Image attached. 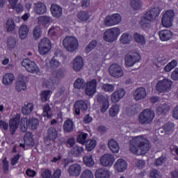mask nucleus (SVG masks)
I'll return each mask as SVG.
<instances>
[{
	"instance_id": "f257e3e1",
	"label": "nucleus",
	"mask_w": 178,
	"mask_h": 178,
	"mask_svg": "<svg viewBox=\"0 0 178 178\" xmlns=\"http://www.w3.org/2000/svg\"><path fill=\"white\" fill-rule=\"evenodd\" d=\"M129 149L135 155H145L149 151V140L144 136L134 137L129 141Z\"/></svg>"
},
{
	"instance_id": "f03ea898",
	"label": "nucleus",
	"mask_w": 178,
	"mask_h": 178,
	"mask_svg": "<svg viewBox=\"0 0 178 178\" xmlns=\"http://www.w3.org/2000/svg\"><path fill=\"white\" fill-rule=\"evenodd\" d=\"M161 11L159 8H152L147 13L145 14L144 17L141 18L140 22V26L143 29V30H148L151 27V23H152L154 19L159 16Z\"/></svg>"
},
{
	"instance_id": "7ed1b4c3",
	"label": "nucleus",
	"mask_w": 178,
	"mask_h": 178,
	"mask_svg": "<svg viewBox=\"0 0 178 178\" xmlns=\"http://www.w3.org/2000/svg\"><path fill=\"white\" fill-rule=\"evenodd\" d=\"M119 35H120V29L118 27L111 28L104 32L103 40L106 42L112 44V42H115L119 38Z\"/></svg>"
},
{
	"instance_id": "20e7f679",
	"label": "nucleus",
	"mask_w": 178,
	"mask_h": 178,
	"mask_svg": "<svg viewBox=\"0 0 178 178\" xmlns=\"http://www.w3.org/2000/svg\"><path fill=\"white\" fill-rule=\"evenodd\" d=\"M155 118V113L149 109L143 110L138 116V122L140 124H149Z\"/></svg>"
},
{
	"instance_id": "39448f33",
	"label": "nucleus",
	"mask_w": 178,
	"mask_h": 178,
	"mask_svg": "<svg viewBox=\"0 0 178 178\" xmlns=\"http://www.w3.org/2000/svg\"><path fill=\"white\" fill-rule=\"evenodd\" d=\"M63 45L67 51L74 52L79 48V40L73 36H67L63 41Z\"/></svg>"
},
{
	"instance_id": "423d86ee",
	"label": "nucleus",
	"mask_w": 178,
	"mask_h": 178,
	"mask_svg": "<svg viewBox=\"0 0 178 178\" xmlns=\"http://www.w3.org/2000/svg\"><path fill=\"white\" fill-rule=\"evenodd\" d=\"M22 66L32 74H38L40 73V68L34 61H31L29 58H25L22 62Z\"/></svg>"
},
{
	"instance_id": "0eeeda50",
	"label": "nucleus",
	"mask_w": 178,
	"mask_h": 178,
	"mask_svg": "<svg viewBox=\"0 0 178 178\" xmlns=\"http://www.w3.org/2000/svg\"><path fill=\"white\" fill-rule=\"evenodd\" d=\"M122 22V15L119 13H114L107 15L104 19V24L107 27L118 26Z\"/></svg>"
},
{
	"instance_id": "6e6552de",
	"label": "nucleus",
	"mask_w": 178,
	"mask_h": 178,
	"mask_svg": "<svg viewBox=\"0 0 178 178\" xmlns=\"http://www.w3.org/2000/svg\"><path fill=\"white\" fill-rule=\"evenodd\" d=\"M173 20H175V11L168 10L163 15L161 23L163 27H172L173 26Z\"/></svg>"
},
{
	"instance_id": "1a4fd4ad",
	"label": "nucleus",
	"mask_w": 178,
	"mask_h": 178,
	"mask_svg": "<svg viewBox=\"0 0 178 178\" xmlns=\"http://www.w3.org/2000/svg\"><path fill=\"white\" fill-rule=\"evenodd\" d=\"M51 40L48 38H43L38 44V52L40 55H47L51 51Z\"/></svg>"
},
{
	"instance_id": "9d476101",
	"label": "nucleus",
	"mask_w": 178,
	"mask_h": 178,
	"mask_svg": "<svg viewBox=\"0 0 178 178\" xmlns=\"http://www.w3.org/2000/svg\"><path fill=\"white\" fill-rule=\"evenodd\" d=\"M99 81H101V79L97 78L87 82L85 89L86 95L91 97V95H94L97 92V86Z\"/></svg>"
},
{
	"instance_id": "9b49d317",
	"label": "nucleus",
	"mask_w": 178,
	"mask_h": 178,
	"mask_svg": "<svg viewBox=\"0 0 178 178\" xmlns=\"http://www.w3.org/2000/svg\"><path fill=\"white\" fill-rule=\"evenodd\" d=\"M172 88V81L163 79L159 81L156 85V90L159 92H168Z\"/></svg>"
},
{
	"instance_id": "f8f14e48",
	"label": "nucleus",
	"mask_w": 178,
	"mask_h": 178,
	"mask_svg": "<svg viewBox=\"0 0 178 178\" xmlns=\"http://www.w3.org/2000/svg\"><path fill=\"white\" fill-rule=\"evenodd\" d=\"M42 84L46 88H55V86L59 84V78L51 75V76L43 79Z\"/></svg>"
},
{
	"instance_id": "ddd939ff",
	"label": "nucleus",
	"mask_w": 178,
	"mask_h": 178,
	"mask_svg": "<svg viewBox=\"0 0 178 178\" xmlns=\"http://www.w3.org/2000/svg\"><path fill=\"white\" fill-rule=\"evenodd\" d=\"M115 156L111 154H106L101 156L100 163L104 168H111L115 163Z\"/></svg>"
},
{
	"instance_id": "4468645a",
	"label": "nucleus",
	"mask_w": 178,
	"mask_h": 178,
	"mask_svg": "<svg viewBox=\"0 0 178 178\" xmlns=\"http://www.w3.org/2000/svg\"><path fill=\"white\" fill-rule=\"evenodd\" d=\"M140 59H141V56L137 52L128 54L125 56V65L128 67H131V66H134L136 62H140Z\"/></svg>"
},
{
	"instance_id": "2eb2a0df",
	"label": "nucleus",
	"mask_w": 178,
	"mask_h": 178,
	"mask_svg": "<svg viewBox=\"0 0 178 178\" xmlns=\"http://www.w3.org/2000/svg\"><path fill=\"white\" fill-rule=\"evenodd\" d=\"M67 173L70 177H79L81 175V165L74 163L67 168Z\"/></svg>"
},
{
	"instance_id": "dca6fc26",
	"label": "nucleus",
	"mask_w": 178,
	"mask_h": 178,
	"mask_svg": "<svg viewBox=\"0 0 178 178\" xmlns=\"http://www.w3.org/2000/svg\"><path fill=\"white\" fill-rule=\"evenodd\" d=\"M108 72L112 77H115L116 79L122 77L124 74L122 67L118 64H112L108 69Z\"/></svg>"
},
{
	"instance_id": "f3484780",
	"label": "nucleus",
	"mask_w": 178,
	"mask_h": 178,
	"mask_svg": "<svg viewBox=\"0 0 178 178\" xmlns=\"http://www.w3.org/2000/svg\"><path fill=\"white\" fill-rule=\"evenodd\" d=\"M97 102L100 106V111L102 113H105L109 108V100L104 95L97 96Z\"/></svg>"
},
{
	"instance_id": "a211bd4d",
	"label": "nucleus",
	"mask_w": 178,
	"mask_h": 178,
	"mask_svg": "<svg viewBox=\"0 0 178 178\" xmlns=\"http://www.w3.org/2000/svg\"><path fill=\"white\" fill-rule=\"evenodd\" d=\"M147 97V90L145 88L140 87L136 89L134 92V98L135 101H141Z\"/></svg>"
},
{
	"instance_id": "6ab92c4d",
	"label": "nucleus",
	"mask_w": 178,
	"mask_h": 178,
	"mask_svg": "<svg viewBox=\"0 0 178 178\" xmlns=\"http://www.w3.org/2000/svg\"><path fill=\"white\" fill-rule=\"evenodd\" d=\"M20 122V115L17 114L15 118L11 119L9 122L10 132L12 136L16 133L17 128L19 127V123Z\"/></svg>"
},
{
	"instance_id": "aec40b11",
	"label": "nucleus",
	"mask_w": 178,
	"mask_h": 178,
	"mask_svg": "<svg viewBox=\"0 0 178 178\" xmlns=\"http://www.w3.org/2000/svg\"><path fill=\"white\" fill-rule=\"evenodd\" d=\"M33 10L35 15H44V13H47V6L42 2L35 3Z\"/></svg>"
},
{
	"instance_id": "412c9836",
	"label": "nucleus",
	"mask_w": 178,
	"mask_h": 178,
	"mask_svg": "<svg viewBox=\"0 0 178 178\" xmlns=\"http://www.w3.org/2000/svg\"><path fill=\"white\" fill-rule=\"evenodd\" d=\"M124 95H126V91L123 88L115 90L111 95V102H113V104H116V102H119Z\"/></svg>"
},
{
	"instance_id": "4be33fe9",
	"label": "nucleus",
	"mask_w": 178,
	"mask_h": 178,
	"mask_svg": "<svg viewBox=\"0 0 178 178\" xmlns=\"http://www.w3.org/2000/svg\"><path fill=\"white\" fill-rule=\"evenodd\" d=\"M24 143H20V147L24 148V149H27L28 148L26 147H33L34 145V140H33V135L31 132H27L24 137Z\"/></svg>"
},
{
	"instance_id": "5701e85b",
	"label": "nucleus",
	"mask_w": 178,
	"mask_h": 178,
	"mask_svg": "<svg viewBox=\"0 0 178 178\" xmlns=\"http://www.w3.org/2000/svg\"><path fill=\"white\" fill-rule=\"evenodd\" d=\"M112 172L108 168H100L95 173V178H111Z\"/></svg>"
},
{
	"instance_id": "b1692460",
	"label": "nucleus",
	"mask_w": 178,
	"mask_h": 178,
	"mask_svg": "<svg viewBox=\"0 0 178 178\" xmlns=\"http://www.w3.org/2000/svg\"><path fill=\"white\" fill-rule=\"evenodd\" d=\"M15 88L17 92H22V91H25V90L27 88V86H26V77H24L23 75L19 76Z\"/></svg>"
},
{
	"instance_id": "393cba45",
	"label": "nucleus",
	"mask_w": 178,
	"mask_h": 178,
	"mask_svg": "<svg viewBox=\"0 0 178 178\" xmlns=\"http://www.w3.org/2000/svg\"><path fill=\"white\" fill-rule=\"evenodd\" d=\"M114 169L117 172H124L127 169V163L123 159H118L114 164Z\"/></svg>"
},
{
	"instance_id": "a878e982",
	"label": "nucleus",
	"mask_w": 178,
	"mask_h": 178,
	"mask_svg": "<svg viewBox=\"0 0 178 178\" xmlns=\"http://www.w3.org/2000/svg\"><path fill=\"white\" fill-rule=\"evenodd\" d=\"M50 12L56 19H59L62 16L63 9L62 7L58 4H51L50 8Z\"/></svg>"
},
{
	"instance_id": "bb28decb",
	"label": "nucleus",
	"mask_w": 178,
	"mask_h": 178,
	"mask_svg": "<svg viewBox=\"0 0 178 178\" xmlns=\"http://www.w3.org/2000/svg\"><path fill=\"white\" fill-rule=\"evenodd\" d=\"M74 107L76 115H80L81 111V112L87 111L88 106L86 102L79 100L74 104Z\"/></svg>"
},
{
	"instance_id": "cd10ccee",
	"label": "nucleus",
	"mask_w": 178,
	"mask_h": 178,
	"mask_svg": "<svg viewBox=\"0 0 178 178\" xmlns=\"http://www.w3.org/2000/svg\"><path fill=\"white\" fill-rule=\"evenodd\" d=\"M72 69L74 72H80L84 66V62L83 61V58L81 56H77L73 60Z\"/></svg>"
},
{
	"instance_id": "c85d7f7f",
	"label": "nucleus",
	"mask_w": 178,
	"mask_h": 178,
	"mask_svg": "<svg viewBox=\"0 0 178 178\" xmlns=\"http://www.w3.org/2000/svg\"><path fill=\"white\" fill-rule=\"evenodd\" d=\"M108 145L109 149L113 152V154H118L120 151V147L119 143L115 139H110L108 141Z\"/></svg>"
},
{
	"instance_id": "c756f323",
	"label": "nucleus",
	"mask_w": 178,
	"mask_h": 178,
	"mask_svg": "<svg viewBox=\"0 0 178 178\" xmlns=\"http://www.w3.org/2000/svg\"><path fill=\"white\" fill-rule=\"evenodd\" d=\"M56 137H58V131H56V129L50 127L47 131V139L45 140V143L48 145L49 144L48 143V140L54 141V140H56Z\"/></svg>"
},
{
	"instance_id": "7c9ffc66",
	"label": "nucleus",
	"mask_w": 178,
	"mask_h": 178,
	"mask_svg": "<svg viewBox=\"0 0 178 178\" xmlns=\"http://www.w3.org/2000/svg\"><path fill=\"white\" fill-rule=\"evenodd\" d=\"M173 37V33L169 30H162L159 32V38L162 41H169Z\"/></svg>"
},
{
	"instance_id": "2f4dec72",
	"label": "nucleus",
	"mask_w": 178,
	"mask_h": 178,
	"mask_svg": "<svg viewBox=\"0 0 178 178\" xmlns=\"http://www.w3.org/2000/svg\"><path fill=\"white\" fill-rule=\"evenodd\" d=\"M15 81V75L12 73H7L3 76L2 83L4 86H12Z\"/></svg>"
},
{
	"instance_id": "473e14b6",
	"label": "nucleus",
	"mask_w": 178,
	"mask_h": 178,
	"mask_svg": "<svg viewBox=\"0 0 178 178\" xmlns=\"http://www.w3.org/2000/svg\"><path fill=\"white\" fill-rule=\"evenodd\" d=\"M49 23H52V17L44 15L38 18V24H39V26H45L49 24Z\"/></svg>"
},
{
	"instance_id": "72a5a7b5",
	"label": "nucleus",
	"mask_w": 178,
	"mask_h": 178,
	"mask_svg": "<svg viewBox=\"0 0 178 178\" xmlns=\"http://www.w3.org/2000/svg\"><path fill=\"white\" fill-rule=\"evenodd\" d=\"M19 37L21 40H26L29 35V27L26 25H22L18 31Z\"/></svg>"
},
{
	"instance_id": "f704fd0d",
	"label": "nucleus",
	"mask_w": 178,
	"mask_h": 178,
	"mask_svg": "<svg viewBox=\"0 0 178 178\" xmlns=\"http://www.w3.org/2000/svg\"><path fill=\"white\" fill-rule=\"evenodd\" d=\"M34 105L33 103H28L22 107V113L25 115H29L33 112Z\"/></svg>"
},
{
	"instance_id": "c9c22d12",
	"label": "nucleus",
	"mask_w": 178,
	"mask_h": 178,
	"mask_svg": "<svg viewBox=\"0 0 178 178\" xmlns=\"http://www.w3.org/2000/svg\"><path fill=\"white\" fill-rule=\"evenodd\" d=\"M132 40H133V38L131 37V35L127 33H122L120 38V41L121 44H130Z\"/></svg>"
},
{
	"instance_id": "e433bc0d",
	"label": "nucleus",
	"mask_w": 178,
	"mask_h": 178,
	"mask_svg": "<svg viewBox=\"0 0 178 178\" xmlns=\"http://www.w3.org/2000/svg\"><path fill=\"white\" fill-rule=\"evenodd\" d=\"M26 123L29 129L35 130L38 127V124H40V121L37 118H31L26 121Z\"/></svg>"
},
{
	"instance_id": "4c0bfd02",
	"label": "nucleus",
	"mask_w": 178,
	"mask_h": 178,
	"mask_svg": "<svg viewBox=\"0 0 178 178\" xmlns=\"http://www.w3.org/2000/svg\"><path fill=\"white\" fill-rule=\"evenodd\" d=\"M134 41L139 45H145L146 42L145 37L142 34L136 33L134 35Z\"/></svg>"
},
{
	"instance_id": "58836bf2",
	"label": "nucleus",
	"mask_w": 178,
	"mask_h": 178,
	"mask_svg": "<svg viewBox=\"0 0 178 178\" xmlns=\"http://www.w3.org/2000/svg\"><path fill=\"white\" fill-rule=\"evenodd\" d=\"M170 111V106L168 104H163L160 105L156 109V113L159 115H162L163 113H167Z\"/></svg>"
},
{
	"instance_id": "ea45409f",
	"label": "nucleus",
	"mask_w": 178,
	"mask_h": 178,
	"mask_svg": "<svg viewBox=\"0 0 178 178\" xmlns=\"http://www.w3.org/2000/svg\"><path fill=\"white\" fill-rule=\"evenodd\" d=\"M74 129V124L71 120H67L63 124L64 131L66 133H70Z\"/></svg>"
},
{
	"instance_id": "a19ab883",
	"label": "nucleus",
	"mask_w": 178,
	"mask_h": 178,
	"mask_svg": "<svg viewBox=\"0 0 178 178\" xmlns=\"http://www.w3.org/2000/svg\"><path fill=\"white\" fill-rule=\"evenodd\" d=\"M83 163L88 168L94 166L95 162L94 161V159H92V154H88L83 157Z\"/></svg>"
},
{
	"instance_id": "79ce46f5",
	"label": "nucleus",
	"mask_w": 178,
	"mask_h": 178,
	"mask_svg": "<svg viewBox=\"0 0 178 178\" xmlns=\"http://www.w3.org/2000/svg\"><path fill=\"white\" fill-rule=\"evenodd\" d=\"M49 35L55 37L56 35H60L62 34V29L59 26H52L48 31Z\"/></svg>"
},
{
	"instance_id": "37998d69",
	"label": "nucleus",
	"mask_w": 178,
	"mask_h": 178,
	"mask_svg": "<svg viewBox=\"0 0 178 178\" xmlns=\"http://www.w3.org/2000/svg\"><path fill=\"white\" fill-rule=\"evenodd\" d=\"M90 13L88 11H81L78 13L77 17L79 22H87L90 19Z\"/></svg>"
},
{
	"instance_id": "c03bdc74",
	"label": "nucleus",
	"mask_w": 178,
	"mask_h": 178,
	"mask_svg": "<svg viewBox=\"0 0 178 178\" xmlns=\"http://www.w3.org/2000/svg\"><path fill=\"white\" fill-rule=\"evenodd\" d=\"M120 111V106L118 104H114L109 108V115L111 118H115V116H118Z\"/></svg>"
},
{
	"instance_id": "a18cd8bd",
	"label": "nucleus",
	"mask_w": 178,
	"mask_h": 178,
	"mask_svg": "<svg viewBox=\"0 0 178 178\" xmlns=\"http://www.w3.org/2000/svg\"><path fill=\"white\" fill-rule=\"evenodd\" d=\"M42 35V28L40 25H38L34 27L33 31V35L34 40H39Z\"/></svg>"
},
{
	"instance_id": "49530a36",
	"label": "nucleus",
	"mask_w": 178,
	"mask_h": 178,
	"mask_svg": "<svg viewBox=\"0 0 178 178\" xmlns=\"http://www.w3.org/2000/svg\"><path fill=\"white\" fill-rule=\"evenodd\" d=\"M167 63L168 60H166L165 57H159L154 62L155 65L156 66V67H159V69H161V67L165 66V65Z\"/></svg>"
},
{
	"instance_id": "de8ad7c7",
	"label": "nucleus",
	"mask_w": 178,
	"mask_h": 178,
	"mask_svg": "<svg viewBox=\"0 0 178 178\" xmlns=\"http://www.w3.org/2000/svg\"><path fill=\"white\" fill-rule=\"evenodd\" d=\"M83 151H84V148H83V147L76 145L71 150V153L72 154V155H74V156L78 157L80 156L81 154H83Z\"/></svg>"
},
{
	"instance_id": "09e8293b",
	"label": "nucleus",
	"mask_w": 178,
	"mask_h": 178,
	"mask_svg": "<svg viewBox=\"0 0 178 178\" xmlns=\"http://www.w3.org/2000/svg\"><path fill=\"white\" fill-rule=\"evenodd\" d=\"M74 88H78V90H81L86 87V82L84 80L81 78H78L76 80L74 81Z\"/></svg>"
},
{
	"instance_id": "8fccbe9b",
	"label": "nucleus",
	"mask_w": 178,
	"mask_h": 178,
	"mask_svg": "<svg viewBox=\"0 0 178 178\" xmlns=\"http://www.w3.org/2000/svg\"><path fill=\"white\" fill-rule=\"evenodd\" d=\"M97 146V140H92V139H90L88 140H87L86 142V149L87 151H92V149H94V148H95V147Z\"/></svg>"
},
{
	"instance_id": "3c124183",
	"label": "nucleus",
	"mask_w": 178,
	"mask_h": 178,
	"mask_svg": "<svg viewBox=\"0 0 178 178\" xmlns=\"http://www.w3.org/2000/svg\"><path fill=\"white\" fill-rule=\"evenodd\" d=\"M6 27L7 29V31H13L15 29H16L15 21H13L11 18H9L6 22Z\"/></svg>"
},
{
	"instance_id": "603ef678",
	"label": "nucleus",
	"mask_w": 178,
	"mask_h": 178,
	"mask_svg": "<svg viewBox=\"0 0 178 178\" xmlns=\"http://www.w3.org/2000/svg\"><path fill=\"white\" fill-rule=\"evenodd\" d=\"M42 115L44 118H52V111H51L49 104H45L44 106Z\"/></svg>"
},
{
	"instance_id": "864d4df0",
	"label": "nucleus",
	"mask_w": 178,
	"mask_h": 178,
	"mask_svg": "<svg viewBox=\"0 0 178 178\" xmlns=\"http://www.w3.org/2000/svg\"><path fill=\"white\" fill-rule=\"evenodd\" d=\"M176 66H177V60H172L164 67V70L166 72H172V70H173V68Z\"/></svg>"
},
{
	"instance_id": "5fc2aeb1",
	"label": "nucleus",
	"mask_w": 178,
	"mask_h": 178,
	"mask_svg": "<svg viewBox=\"0 0 178 178\" xmlns=\"http://www.w3.org/2000/svg\"><path fill=\"white\" fill-rule=\"evenodd\" d=\"M17 41L15 38H9L7 41V47L10 51H12V49H15L16 48V44Z\"/></svg>"
},
{
	"instance_id": "6e6d98bb",
	"label": "nucleus",
	"mask_w": 178,
	"mask_h": 178,
	"mask_svg": "<svg viewBox=\"0 0 178 178\" xmlns=\"http://www.w3.org/2000/svg\"><path fill=\"white\" fill-rule=\"evenodd\" d=\"M102 90L105 92H113L115 91V85L111 83H104Z\"/></svg>"
},
{
	"instance_id": "4d7b16f0",
	"label": "nucleus",
	"mask_w": 178,
	"mask_h": 178,
	"mask_svg": "<svg viewBox=\"0 0 178 178\" xmlns=\"http://www.w3.org/2000/svg\"><path fill=\"white\" fill-rule=\"evenodd\" d=\"M131 6L135 10H138L141 9V6H143V3H141V0H131Z\"/></svg>"
},
{
	"instance_id": "13d9d810",
	"label": "nucleus",
	"mask_w": 178,
	"mask_h": 178,
	"mask_svg": "<svg viewBox=\"0 0 178 178\" xmlns=\"http://www.w3.org/2000/svg\"><path fill=\"white\" fill-rule=\"evenodd\" d=\"M79 178H94V173L90 169L83 170Z\"/></svg>"
},
{
	"instance_id": "bf43d9fd",
	"label": "nucleus",
	"mask_w": 178,
	"mask_h": 178,
	"mask_svg": "<svg viewBox=\"0 0 178 178\" xmlns=\"http://www.w3.org/2000/svg\"><path fill=\"white\" fill-rule=\"evenodd\" d=\"M164 129L167 134H172V133L175 131V124L173 123L166 124L164 126Z\"/></svg>"
},
{
	"instance_id": "052dcab7",
	"label": "nucleus",
	"mask_w": 178,
	"mask_h": 178,
	"mask_svg": "<svg viewBox=\"0 0 178 178\" xmlns=\"http://www.w3.org/2000/svg\"><path fill=\"white\" fill-rule=\"evenodd\" d=\"M87 137H88V134L82 133L77 137L78 143H79V144H82V145H84V144H86Z\"/></svg>"
},
{
	"instance_id": "680f3d73",
	"label": "nucleus",
	"mask_w": 178,
	"mask_h": 178,
	"mask_svg": "<svg viewBox=\"0 0 178 178\" xmlns=\"http://www.w3.org/2000/svg\"><path fill=\"white\" fill-rule=\"evenodd\" d=\"M40 95L41 101L42 102H47L48 98H49V95H51V90H43Z\"/></svg>"
},
{
	"instance_id": "e2e57ef3",
	"label": "nucleus",
	"mask_w": 178,
	"mask_h": 178,
	"mask_svg": "<svg viewBox=\"0 0 178 178\" xmlns=\"http://www.w3.org/2000/svg\"><path fill=\"white\" fill-rule=\"evenodd\" d=\"M20 127L22 133H26V131H27V127H29V125L27 124V119H22Z\"/></svg>"
},
{
	"instance_id": "0e129e2a",
	"label": "nucleus",
	"mask_w": 178,
	"mask_h": 178,
	"mask_svg": "<svg viewBox=\"0 0 178 178\" xmlns=\"http://www.w3.org/2000/svg\"><path fill=\"white\" fill-rule=\"evenodd\" d=\"M97 47V40L91 41L88 45L86 47V52H91L92 49H94Z\"/></svg>"
},
{
	"instance_id": "69168bd1",
	"label": "nucleus",
	"mask_w": 178,
	"mask_h": 178,
	"mask_svg": "<svg viewBox=\"0 0 178 178\" xmlns=\"http://www.w3.org/2000/svg\"><path fill=\"white\" fill-rule=\"evenodd\" d=\"M149 176L151 178H162L161 172L156 170H152Z\"/></svg>"
},
{
	"instance_id": "338daca9",
	"label": "nucleus",
	"mask_w": 178,
	"mask_h": 178,
	"mask_svg": "<svg viewBox=\"0 0 178 178\" xmlns=\"http://www.w3.org/2000/svg\"><path fill=\"white\" fill-rule=\"evenodd\" d=\"M166 162V157L165 156H161L160 158L157 159L155 162L154 165L156 166H161V165H163Z\"/></svg>"
},
{
	"instance_id": "774afa93",
	"label": "nucleus",
	"mask_w": 178,
	"mask_h": 178,
	"mask_svg": "<svg viewBox=\"0 0 178 178\" xmlns=\"http://www.w3.org/2000/svg\"><path fill=\"white\" fill-rule=\"evenodd\" d=\"M13 9H14L15 10H16V12H17V13H20V12H23V5L22 4H17V3H15L14 5H11Z\"/></svg>"
}]
</instances>
